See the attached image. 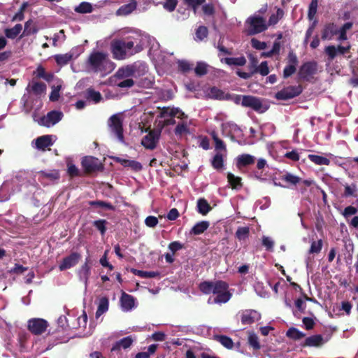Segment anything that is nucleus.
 <instances>
[{"label":"nucleus","mask_w":358,"mask_h":358,"mask_svg":"<svg viewBox=\"0 0 358 358\" xmlns=\"http://www.w3.org/2000/svg\"><path fill=\"white\" fill-rule=\"evenodd\" d=\"M248 343L254 349L257 350L260 348L258 337L255 333H249Z\"/></svg>","instance_id":"obj_50"},{"label":"nucleus","mask_w":358,"mask_h":358,"mask_svg":"<svg viewBox=\"0 0 358 358\" xmlns=\"http://www.w3.org/2000/svg\"><path fill=\"white\" fill-rule=\"evenodd\" d=\"M217 340L223 345L224 346L225 348H228V349H231L233 348V345H234V343L231 340V338H230L228 336H218L217 337Z\"/></svg>","instance_id":"obj_48"},{"label":"nucleus","mask_w":358,"mask_h":358,"mask_svg":"<svg viewBox=\"0 0 358 358\" xmlns=\"http://www.w3.org/2000/svg\"><path fill=\"white\" fill-rule=\"evenodd\" d=\"M63 116V113L61 111L51 110L48 112L45 116L43 117L41 120L43 125L50 127L58 123L62 119Z\"/></svg>","instance_id":"obj_13"},{"label":"nucleus","mask_w":358,"mask_h":358,"mask_svg":"<svg viewBox=\"0 0 358 358\" xmlns=\"http://www.w3.org/2000/svg\"><path fill=\"white\" fill-rule=\"evenodd\" d=\"M35 144L37 149L44 151L53 144L52 136L50 135L39 136L36 139Z\"/></svg>","instance_id":"obj_23"},{"label":"nucleus","mask_w":358,"mask_h":358,"mask_svg":"<svg viewBox=\"0 0 358 358\" xmlns=\"http://www.w3.org/2000/svg\"><path fill=\"white\" fill-rule=\"evenodd\" d=\"M318 0H311L308 7V17L309 20H313L317 13Z\"/></svg>","instance_id":"obj_49"},{"label":"nucleus","mask_w":358,"mask_h":358,"mask_svg":"<svg viewBox=\"0 0 358 358\" xmlns=\"http://www.w3.org/2000/svg\"><path fill=\"white\" fill-rule=\"evenodd\" d=\"M48 327V322L41 318H33L28 321V328L34 334H41Z\"/></svg>","instance_id":"obj_12"},{"label":"nucleus","mask_w":358,"mask_h":358,"mask_svg":"<svg viewBox=\"0 0 358 358\" xmlns=\"http://www.w3.org/2000/svg\"><path fill=\"white\" fill-rule=\"evenodd\" d=\"M109 301L107 297H102L99 301L98 308L96 312V317L98 318L108 311Z\"/></svg>","instance_id":"obj_29"},{"label":"nucleus","mask_w":358,"mask_h":358,"mask_svg":"<svg viewBox=\"0 0 358 358\" xmlns=\"http://www.w3.org/2000/svg\"><path fill=\"white\" fill-rule=\"evenodd\" d=\"M31 90L36 95L41 94L45 92L46 85L41 82L34 83L31 86Z\"/></svg>","instance_id":"obj_42"},{"label":"nucleus","mask_w":358,"mask_h":358,"mask_svg":"<svg viewBox=\"0 0 358 358\" xmlns=\"http://www.w3.org/2000/svg\"><path fill=\"white\" fill-rule=\"evenodd\" d=\"M160 131L150 130L141 140L142 145L148 150H154L159 142Z\"/></svg>","instance_id":"obj_10"},{"label":"nucleus","mask_w":358,"mask_h":358,"mask_svg":"<svg viewBox=\"0 0 358 358\" xmlns=\"http://www.w3.org/2000/svg\"><path fill=\"white\" fill-rule=\"evenodd\" d=\"M288 64L287 65H294V66H297L299 63V60L296 55L292 51H289L287 56Z\"/></svg>","instance_id":"obj_63"},{"label":"nucleus","mask_w":358,"mask_h":358,"mask_svg":"<svg viewBox=\"0 0 358 358\" xmlns=\"http://www.w3.org/2000/svg\"><path fill=\"white\" fill-rule=\"evenodd\" d=\"M137 70L136 65H127L124 67L118 69L114 75V78L122 80L124 78H129L134 76Z\"/></svg>","instance_id":"obj_17"},{"label":"nucleus","mask_w":358,"mask_h":358,"mask_svg":"<svg viewBox=\"0 0 358 358\" xmlns=\"http://www.w3.org/2000/svg\"><path fill=\"white\" fill-rule=\"evenodd\" d=\"M38 29L33 24V21L31 20H29L27 21L24 24V29L22 35L21 37L24 36H29L31 34L36 33Z\"/></svg>","instance_id":"obj_38"},{"label":"nucleus","mask_w":358,"mask_h":358,"mask_svg":"<svg viewBox=\"0 0 358 358\" xmlns=\"http://www.w3.org/2000/svg\"><path fill=\"white\" fill-rule=\"evenodd\" d=\"M247 23L249 24L248 35L262 33L268 28L264 18L262 16H251L247 20Z\"/></svg>","instance_id":"obj_4"},{"label":"nucleus","mask_w":358,"mask_h":358,"mask_svg":"<svg viewBox=\"0 0 358 358\" xmlns=\"http://www.w3.org/2000/svg\"><path fill=\"white\" fill-rule=\"evenodd\" d=\"M262 245L268 251H272L274 246V241L268 236H264L262 237Z\"/></svg>","instance_id":"obj_57"},{"label":"nucleus","mask_w":358,"mask_h":358,"mask_svg":"<svg viewBox=\"0 0 358 358\" xmlns=\"http://www.w3.org/2000/svg\"><path fill=\"white\" fill-rule=\"evenodd\" d=\"M227 180L232 189H240L243 187L241 178L231 173H227Z\"/></svg>","instance_id":"obj_28"},{"label":"nucleus","mask_w":358,"mask_h":358,"mask_svg":"<svg viewBox=\"0 0 358 358\" xmlns=\"http://www.w3.org/2000/svg\"><path fill=\"white\" fill-rule=\"evenodd\" d=\"M257 73H259L263 76H267L269 73V69L266 61L262 62L260 65H259Z\"/></svg>","instance_id":"obj_60"},{"label":"nucleus","mask_w":358,"mask_h":358,"mask_svg":"<svg viewBox=\"0 0 358 358\" xmlns=\"http://www.w3.org/2000/svg\"><path fill=\"white\" fill-rule=\"evenodd\" d=\"M178 5V0H166L163 3V8L169 11L173 12Z\"/></svg>","instance_id":"obj_53"},{"label":"nucleus","mask_w":358,"mask_h":358,"mask_svg":"<svg viewBox=\"0 0 358 358\" xmlns=\"http://www.w3.org/2000/svg\"><path fill=\"white\" fill-rule=\"evenodd\" d=\"M134 43L132 41H124L122 39H114L110 43V50L113 57L117 60L124 59L128 53L133 55L132 49Z\"/></svg>","instance_id":"obj_3"},{"label":"nucleus","mask_w":358,"mask_h":358,"mask_svg":"<svg viewBox=\"0 0 358 358\" xmlns=\"http://www.w3.org/2000/svg\"><path fill=\"white\" fill-rule=\"evenodd\" d=\"M68 174L71 178L80 176L79 169L73 164H68Z\"/></svg>","instance_id":"obj_59"},{"label":"nucleus","mask_w":358,"mask_h":358,"mask_svg":"<svg viewBox=\"0 0 358 358\" xmlns=\"http://www.w3.org/2000/svg\"><path fill=\"white\" fill-rule=\"evenodd\" d=\"M208 28L205 26H199L196 30V36L200 41L206 38L208 36Z\"/></svg>","instance_id":"obj_51"},{"label":"nucleus","mask_w":358,"mask_h":358,"mask_svg":"<svg viewBox=\"0 0 358 358\" xmlns=\"http://www.w3.org/2000/svg\"><path fill=\"white\" fill-rule=\"evenodd\" d=\"M188 131L187 126L185 123H179L175 128L174 132L176 135H182Z\"/></svg>","instance_id":"obj_64"},{"label":"nucleus","mask_w":358,"mask_h":358,"mask_svg":"<svg viewBox=\"0 0 358 358\" xmlns=\"http://www.w3.org/2000/svg\"><path fill=\"white\" fill-rule=\"evenodd\" d=\"M243 106L260 113L267 110L266 107L263 106L261 99L251 95H243Z\"/></svg>","instance_id":"obj_7"},{"label":"nucleus","mask_w":358,"mask_h":358,"mask_svg":"<svg viewBox=\"0 0 358 358\" xmlns=\"http://www.w3.org/2000/svg\"><path fill=\"white\" fill-rule=\"evenodd\" d=\"M351 46L348 45V46H343L338 45L337 46L335 45H328L324 49V53L327 56V59L329 62H332L338 55H345L350 52Z\"/></svg>","instance_id":"obj_8"},{"label":"nucleus","mask_w":358,"mask_h":358,"mask_svg":"<svg viewBox=\"0 0 358 358\" xmlns=\"http://www.w3.org/2000/svg\"><path fill=\"white\" fill-rule=\"evenodd\" d=\"M280 179L289 186H296L301 181V178L289 172L280 176Z\"/></svg>","instance_id":"obj_26"},{"label":"nucleus","mask_w":358,"mask_h":358,"mask_svg":"<svg viewBox=\"0 0 358 358\" xmlns=\"http://www.w3.org/2000/svg\"><path fill=\"white\" fill-rule=\"evenodd\" d=\"M87 65L95 72H109L112 71L113 63L108 58L106 52L93 51L87 60Z\"/></svg>","instance_id":"obj_2"},{"label":"nucleus","mask_w":358,"mask_h":358,"mask_svg":"<svg viewBox=\"0 0 358 358\" xmlns=\"http://www.w3.org/2000/svg\"><path fill=\"white\" fill-rule=\"evenodd\" d=\"M112 159L114 162L120 164L125 168H129L131 170L138 172L142 170V164L136 160L125 159L120 157H113Z\"/></svg>","instance_id":"obj_15"},{"label":"nucleus","mask_w":358,"mask_h":358,"mask_svg":"<svg viewBox=\"0 0 358 358\" xmlns=\"http://www.w3.org/2000/svg\"><path fill=\"white\" fill-rule=\"evenodd\" d=\"M80 259V255L78 253L73 252L69 256L65 257L62 263L59 264V270L64 271L74 266Z\"/></svg>","instance_id":"obj_18"},{"label":"nucleus","mask_w":358,"mask_h":358,"mask_svg":"<svg viewBox=\"0 0 358 358\" xmlns=\"http://www.w3.org/2000/svg\"><path fill=\"white\" fill-rule=\"evenodd\" d=\"M302 92L303 88L300 85L288 86L275 93V98L278 100H289L299 96Z\"/></svg>","instance_id":"obj_6"},{"label":"nucleus","mask_w":358,"mask_h":358,"mask_svg":"<svg viewBox=\"0 0 358 358\" xmlns=\"http://www.w3.org/2000/svg\"><path fill=\"white\" fill-rule=\"evenodd\" d=\"M287 336L292 339L299 340L305 336V334L296 328H290L287 331Z\"/></svg>","instance_id":"obj_43"},{"label":"nucleus","mask_w":358,"mask_h":358,"mask_svg":"<svg viewBox=\"0 0 358 358\" xmlns=\"http://www.w3.org/2000/svg\"><path fill=\"white\" fill-rule=\"evenodd\" d=\"M222 62H224L225 64L229 66H242L246 64V59L244 56H241L239 57H226L221 59Z\"/></svg>","instance_id":"obj_27"},{"label":"nucleus","mask_w":358,"mask_h":358,"mask_svg":"<svg viewBox=\"0 0 358 358\" xmlns=\"http://www.w3.org/2000/svg\"><path fill=\"white\" fill-rule=\"evenodd\" d=\"M249 64H248V69L249 71L254 75L255 73H257V69H258V59L252 55L249 56Z\"/></svg>","instance_id":"obj_45"},{"label":"nucleus","mask_w":358,"mask_h":358,"mask_svg":"<svg viewBox=\"0 0 358 358\" xmlns=\"http://www.w3.org/2000/svg\"><path fill=\"white\" fill-rule=\"evenodd\" d=\"M208 95L211 99L226 100V94L224 92L216 87H210Z\"/></svg>","instance_id":"obj_30"},{"label":"nucleus","mask_w":358,"mask_h":358,"mask_svg":"<svg viewBox=\"0 0 358 358\" xmlns=\"http://www.w3.org/2000/svg\"><path fill=\"white\" fill-rule=\"evenodd\" d=\"M327 342L321 335H313L306 338L303 345L320 347Z\"/></svg>","instance_id":"obj_25"},{"label":"nucleus","mask_w":358,"mask_h":358,"mask_svg":"<svg viewBox=\"0 0 358 358\" xmlns=\"http://www.w3.org/2000/svg\"><path fill=\"white\" fill-rule=\"evenodd\" d=\"M73 55L71 53H66L63 55H56L55 56V60L58 65H66L67 64L71 59Z\"/></svg>","instance_id":"obj_37"},{"label":"nucleus","mask_w":358,"mask_h":358,"mask_svg":"<svg viewBox=\"0 0 358 358\" xmlns=\"http://www.w3.org/2000/svg\"><path fill=\"white\" fill-rule=\"evenodd\" d=\"M308 158L312 162H313L314 164H315L317 165H327V166H328L330 164V160L328 158L324 157L323 156L313 155V154H310V155H308Z\"/></svg>","instance_id":"obj_33"},{"label":"nucleus","mask_w":358,"mask_h":358,"mask_svg":"<svg viewBox=\"0 0 358 358\" xmlns=\"http://www.w3.org/2000/svg\"><path fill=\"white\" fill-rule=\"evenodd\" d=\"M41 174L43 178H48L50 180H55L59 178V173L57 170L50 171L49 172L41 171Z\"/></svg>","instance_id":"obj_52"},{"label":"nucleus","mask_w":358,"mask_h":358,"mask_svg":"<svg viewBox=\"0 0 358 358\" xmlns=\"http://www.w3.org/2000/svg\"><path fill=\"white\" fill-rule=\"evenodd\" d=\"M249 234V228L248 227H239L236 231V237L239 240L245 239Z\"/></svg>","instance_id":"obj_56"},{"label":"nucleus","mask_w":358,"mask_h":358,"mask_svg":"<svg viewBox=\"0 0 358 358\" xmlns=\"http://www.w3.org/2000/svg\"><path fill=\"white\" fill-rule=\"evenodd\" d=\"M192 69V65L188 62L182 60L178 62V70L182 73H187Z\"/></svg>","instance_id":"obj_55"},{"label":"nucleus","mask_w":358,"mask_h":358,"mask_svg":"<svg viewBox=\"0 0 358 358\" xmlns=\"http://www.w3.org/2000/svg\"><path fill=\"white\" fill-rule=\"evenodd\" d=\"M317 71V63L315 62H307L299 68V76L301 79L309 81Z\"/></svg>","instance_id":"obj_9"},{"label":"nucleus","mask_w":358,"mask_h":358,"mask_svg":"<svg viewBox=\"0 0 358 358\" xmlns=\"http://www.w3.org/2000/svg\"><path fill=\"white\" fill-rule=\"evenodd\" d=\"M251 45L255 49L259 50H264L267 46L265 42L260 41L255 38L251 39Z\"/></svg>","instance_id":"obj_58"},{"label":"nucleus","mask_w":358,"mask_h":358,"mask_svg":"<svg viewBox=\"0 0 358 358\" xmlns=\"http://www.w3.org/2000/svg\"><path fill=\"white\" fill-rule=\"evenodd\" d=\"M194 72L197 76H203L208 73L207 64L204 62H198L194 69Z\"/></svg>","instance_id":"obj_47"},{"label":"nucleus","mask_w":358,"mask_h":358,"mask_svg":"<svg viewBox=\"0 0 358 358\" xmlns=\"http://www.w3.org/2000/svg\"><path fill=\"white\" fill-rule=\"evenodd\" d=\"M81 165L86 173H92L103 169V166L99 159L92 156L84 157Z\"/></svg>","instance_id":"obj_5"},{"label":"nucleus","mask_w":358,"mask_h":358,"mask_svg":"<svg viewBox=\"0 0 358 358\" xmlns=\"http://www.w3.org/2000/svg\"><path fill=\"white\" fill-rule=\"evenodd\" d=\"M131 272L143 278H156L159 276V273L156 271H141L137 270L135 268L131 269Z\"/></svg>","instance_id":"obj_36"},{"label":"nucleus","mask_w":358,"mask_h":358,"mask_svg":"<svg viewBox=\"0 0 358 358\" xmlns=\"http://www.w3.org/2000/svg\"><path fill=\"white\" fill-rule=\"evenodd\" d=\"M210 136L215 143V147L216 150H224L226 151V145L224 141L221 140L217 135L215 131H213Z\"/></svg>","instance_id":"obj_41"},{"label":"nucleus","mask_w":358,"mask_h":358,"mask_svg":"<svg viewBox=\"0 0 358 358\" xmlns=\"http://www.w3.org/2000/svg\"><path fill=\"white\" fill-rule=\"evenodd\" d=\"M137 7L136 0H130L128 3L121 6L117 10V15H127L131 13Z\"/></svg>","instance_id":"obj_24"},{"label":"nucleus","mask_w":358,"mask_h":358,"mask_svg":"<svg viewBox=\"0 0 358 358\" xmlns=\"http://www.w3.org/2000/svg\"><path fill=\"white\" fill-rule=\"evenodd\" d=\"M255 157L249 154H242L238 155L236 159V166L238 169L245 167L255 164Z\"/></svg>","instance_id":"obj_22"},{"label":"nucleus","mask_w":358,"mask_h":358,"mask_svg":"<svg viewBox=\"0 0 358 358\" xmlns=\"http://www.w3.org/2000/svg\"><path fill=\"white\" fill-rule=\"evenodd\" d=\"M202 10L206 15L211 16L215 13V7L213 3H207L202 6Z\"/></svg>","instance_id":"obj_62"},{"label":"nucleus","mask_w":358,"mask_h":358,"mask_svg":"<svg viewBox=\"0 0 358 358\" xmlns=\"http://www.w3.org/2000/svg\"><path fill=\"white\" fill-rule=\"evenodd\" d=\"M357 191L358 189L356 183H352L351 185L346 184L345 185V189L343 196L345 198H348L350 196L357 197Z\"/></svg>","instance_id":"obj_32"},{"label":"nucleus","mask_w":358,"mask_h":358,"mask_svg":"<svg viewBox=\"0 0 358 358\" xmlns=\"http://www.w3.org/2000/svg\"><path fill=\"white\" fill-rule=\"evenodd\" d=\"M87 99H92L96 103L100 102L102 99L101 94L99 92L95 91L93 89H88L87 91Z\"/></svg>","instance_id":"obj_46"},{"label":"nucleus","mask_w":358,"mask_h":358,"mask_svg":"<svg viewBox=\"0 0 358 358\" xmlns=\"http://www.w3.org/2000/svg\"><path fill=\"white\" fill-rule=\"evenodd\" d=\"M261 318V315L255 310H245L241 315V322L243 324H251Z\"/></svg>","instance_id":"obj_16"},{"label":"nucleus","mask_w":358,"mask_h":358,"mask_svg":"<svg viewBox=\"0 0 358 358\" xmlns=\"http://www.w3.org/2000/svg\"><path fill=\"white\" fill-rule=\"evenodd\" d=\"M322 241L321 239L318 241H313L311 243L310 248L308 252L310 254H317L319 253L322 248Z\"/></svg>","instance_id":"obj_44"},{"label":"nucleus","mask_w":358,"mask_h":358,"mask_svg":"<svg viewBox=\"0 0 358 358\" xmlns=\"http://www.w3.org/2000/svg\"><path fill=\"white\" fill-rule=\"evenodd\" d=\"M211 165L215 169H221L224 166L222 155L219 152L216 153L212 159Z\"/></svg>","instance_id":"obj_40"},{"label":"nucleus","mask_w":358,"mask_h":358,"mask_svg":"<svg viewBox=\"0 0 358 358\" xmlns=\"http://www.w3.org/2000/svg\"><path fill=\"white\" fill-rule=\"evenodd\" d=\"M109 127L111 131L116 135L117 138L122 141L124 139L122 120L120 117L115 114L109 119Z\"/></svg>","instance_id":"obj_11"},{"label":"nucleus","mask_w":358,"mask_h":358,"mask_svg":"<svg viewBox=\"0 0 358 358\" xmlns=\"http://www.w3.org/2000/svg\"><path fill=\"white\" fill-rule=\"evenodd\" d=\"M89 204L91 206H94L96 208L106 210H113L115 209V207L112 205V203L103 201H91L89 202Z\"/></svg>","instance_id":"obj_31"},{"label":"nucleus","mask_w":358,"mask_h":358,"mask_svg":"<svg viewBox=\"0 0 358 358\" xmlns=\"http://www.w3.org/2000/svg\"><path fill=\"white\" fill-rule=\"evenodd\" d=\"M120 303L122 310L128 312L135 306V300L132 296L123 293L120 298Z\"/></svg>","instance_id":"obj_21"},{"label":"nucleus","mask_w":358,"mask_h":358,"mask_svg":"<svg viewBox=\"0 0 358 358\" xmlns=\"http://www.w3.org/2000/svg\"><path fill=\"white\" fill-rule=\"evenodd\" d=\"M75 12L81 14L90 13L93 10L92 6L90 3L83 1L74 8Z\"/></svg>","instance_id":"obj_35"},{"label":"nucleus","mask_w":358,"mask_h":358,"mask_svg":"<svg viewBox=\"0 0 358 358\" xmlns=\"http://www.w3.org/2000/svg\"><path fill=\"white\" fill-rule=\"evenodd\" d=\"M22 29V24H17L13 28L6 29L5 30V35L8 38L14 39L21 32Z\"/></svg>","instance_id":"obj_34"},{"label":"nucleus","mask_w":358,"mask_h":358,"mask_svg":"<svg viewBox=\"0 0 358 358\" xmlns=\"http://www.w3.org/2000/svg\"><path fill=\"white\" fill-rule=\"evenodd\" d=\"M198 210L200 213L206 215L211 209L208 201L204 199H199L197 201Z\"/></svg>","instance_id":"obj_39"},{"label":"nucleus","mask_w":358,"mask_h":358,"mask_svg":"<svg viewBox=\"0 0 358 358\" xmlns=\"http://www.w3.org/2000/svg\"><path fill=\"white\" fill-rule=\"evenodd\" d=\"M134 341V338H133L131 336L124 337L122 339L114 343V345L111 348V352H115L120 351L121 349H127L130 348Z\"/></svg>","instance_id":"obj_20"},{"label":"nucleus","mask_w":358,"mask_h":358,"mask_svg":"<svg viewBox=\"0 0 358 358\" xmlns=\"http://www.w3.org/2000/svg\"><path fill=\"white\" fill-rule=\"evenodd\" d=\"M226 100H231L236 104H241L243 106V95L226 94Z\"/></svg>","instance_id":"obj_54"},{"label":"nucleus","mask_w":358,"mask_h":358,"mask_svg":"<svg viewBox=\"0 0 358 358\" xmlns=\"http://www.w3.org/2000/svg\"><path fill=\"white\" fill-rule=\"evenodd\" d=\"M338 34V27L333 22L327 23L324 25L322 31V40H331L334 36Z\"/></svg>","instance_id":"obj_19"},{"label":"nucleus","mask_w":358,"mask_h":358,"mask_svg":"<svg viewBox=\"0 0 358 358\" xmlns=\"http://www.w3.org/2000/svg\"><path fill=\"white\" fill-rule=\"evenodd\" d=\"M116 85L120 88H130L134 85V81L131 78H127L116 83Z\"/></svg>","instance_id":"obj_61"},{"label":"nucleus","mask_w":358,"mask_h":358,"mask_svg":"<svg viewBox=\"0 0 358 358\" xmlns=\"http://www.w3.org/2000/svg\"><path fill=\"white\" fill-rule=\"evenodd\" d=\"M90 259L87 257L83 265L78 269V275L79 280L84 282L85 288L88 285V280L91 275V268L90 266Z\"/></svg>","instance_id":"obj_14"},{"label":"nucleus","mask_w":358,"mask_h":358,"mask_svg":"<svg viewBox=\"0 0 358 358\" xmlns=\"http://www.w3.org/2000/svg\"><path fill=\"white\" fill-rule=\"evenodd\" d=\"M199 289L203 294L215 295L213 301L214 303H225L232 296L229 291L228 284L221 280L203 282L199 285Z\"/></svg>","instance_id":"obj_1"}]
</instances>
